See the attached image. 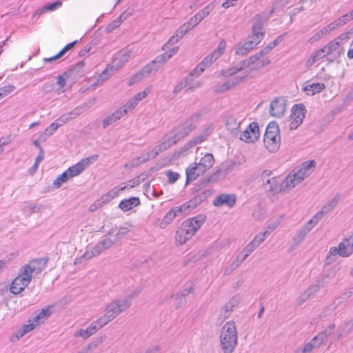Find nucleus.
<instances>
[{
	"instance_id": "nucleus-1",
	"label": "nucleus",
	"mask_w": 353,
	"mask_h": 353,
	"mask_svg": "<svg viewBox=\"0 0 353 353\" xmlns=\"http://www.w3.org/2000/svg\"><path fill=\"white\" fill-rule=\"evenodd\" d=\"M205 221V216L199 214L183 221L176 231V239L181 245L184 244L201 228Z\"/></svg>"
},
{
	"instance_id": "nucleus-2",
	"label": "nucleus",
	"mask_w": 353,
	"mask_h": 353,
	"mask_svg": "<svg viewBox=\"0 0 353 353\" xmlns=\"http://www.w3.org/2000/svg\"><path fill=\"white\" fill-rule=\"evenodd\" d=\"M220 342L224 353H232L237 344V331L234 321H228L223 326Z\"/></svg>"
},
{
	"instance_id": "nucleus-3",
	"label": "nucleus",
	"mask_w": 353,
	"mask_h": 353,
	"mask_svg": "<svg viewBox=\"0 0 353 353\" xmlns=\"http://www.w3.org/2000/svg\"><path fill=\"white\" fill-rule=\"evenodd\" d=\"M254 24L252 26V35L248 38V40L243 43L248 52L257 46L263 38L265 32L263 31L265 23L264 19L259 14L254 17Z\"/></svg>"
},
{
	"instance_id": "nucleus-4",
	"label": "nucleus",
	"mask_w": 353,
	"mask_h": 353,
	"mask_svg": "<svg viewBox=\"0 0 353 353\" xmlns=\"http://www.w3.org/2000/svg\"><path fill=\"white\" fill-rule=\"evenodd\" d=\"M134 297V295L131 294L124 299L113 301L106 306L105 312L113 320L130 306L131 300Z\"/></svg>"
},
{
	"instance_id": "nucleus-5",
	"label": "nucleus",
	"mask_w": 353,
	"mask_h": 353,
	"mask_svg": "<svg viewBox=\"0 0 353 353\" xmlns=\"http://www.w3.org/2000/svg\"><path fill=\"white\" fill-rule=\"evenodd\" d=\"M32 277L22 268L20 269L18 276L12 281L10 285V292L14 294H19L29 285Z\"/></svg>"
},
{
	"instance_id": "nucleus-6",
	"label": "nucleus",
	"mask_w": 353,
	"mask_h": 353,
	"mask_svg": "<svg viewBox=\"0 0 353 353\" xmlns=\"http://www.w3.org/2000/svg\"><path fill=\"white\" fill-rule=\"evenodd\" d=\"M201 115V114L200 112L193 113L190 117L186 119L184 123L179 128V130H175L176 132L174 134L179 138V141L185 138L192 131L195 130L196 124L194 121H196Z\"/></svg>"
},
{
	"instance_id": "nucleus-7",
	"label": "nucleus",
	"mask_w": 353,
	"mask_h": 353,
	"mask_svg": "<svg viewBox=\"0 0 353 353\" xmlns=\"http://www.w3.org/2000/svg\"><path fill=\"white\" fill-rule=\"evenodd\" d=\"M305 106L302 103L293 105L291 110L290 129L296 130L303 122L306 114Z\"/></svg>"
},
{
	"instance_id": "nucleus-8",
	"label": "nucleus",
	"mask_w": 353,
	"mask_h": 353,
	"mask_svg": "<svg viewBox=\"0 0 353 353\" xmlns=\"http://www.w3.org/2000/svg\"><path fill=\"white\" fill-rule=\"evenodd\" d=\"M98 154H94L88 158L81 160L77 163L70 167L66 171L70 178L80 174L86 168H88L92 162L97 160Z\"/></svg>"
},
{
	"instance_id": "nucleus-9",
	"label": "nucleus",
	"mask_w": 353,
	"mask_h": 353,
	"mask_svg": "<svg viewBox=\"0 0 353 353\" xmlns=\"http://www.w3.org/2000/svg\"><path fill=\"white\" fill-rule=\"evenodd\" d=\"M349 245L350 243H348V239H343V241L339 244L338 247H332L326 256L327 263H331L334 261V256L337 254L342 257L350 256V252H348L347 250V247H349Z\"/></svg>"
},
{
	"instance_id": "nucleus-10",
	"label": "nucleus",
	"mask_w": 353,
	"mask_h": 353,
	"mask_svg": "<svg viewBox=\"0 0 353 353\" xmlns=\"http://www.w3.org/2000/svg\"><path fill=\"white\" fill-rule=\"evenodd\" d=\"M48 261V257L34 259L30 261L28 264L23 266L22 268L24 270H27V273H28V274L32 277V274L37 275L40 274L43 269L46 268Z\"/></svg>"
},
{
	"instance_id": "nucleus-11",
	"label": "nucleus",
	"mask_w": 353,
	"mask_h": 353,
	"mask_svg": "<svg viewBox=\"0 0 353 353\" xmlns=\"http://www.w3.org/2000/svg\"><path fill=\"white\" fill-rule=\"evenodd\" d=\"M340 199V195L336 194L330 201L327 202L321 208V210H319L311 220L314 223V224H317L320 220H321L325 215H327L330 212H331L338 204Z\"/></svg>"
},
{
	"instance_id": "nucleus-12",
	"label": "nucleus",
	"mask_w": 353,
	"mask_h": 353,
	"mask_svg": "<svg viewBox=\"0 0 353 353\" xmlns=\"http://www.w3.org/2000/svg\"><path fill=\"white\" fill-rule=\"evenodd\" d=\"M259 128L256 122L251 123L240 137V139L247 143H254L259 137Z\"/></svg>"
},
{
	"instance_id": "nucleus-13",
	"label": "nucleus",
	"mask_w": 353,
	"mask_h": 353,
	"mask_svg": "<svg viewBox=\"0 0 353 353\" xmlns=\"http://www.w3.org/2000/svg\"><path fill=\"white\" fill-rule=\"evenodd\" d=\"M285 109V100L282 97H275L270 105V114L274 117H280L283 115Z\"/></svg>"
},
{
	"instance_id": "nucleus-14",
	"label": "nucleus",
	"mask_w": 353,
	"mask_h": 353,
	"mask_svg": "<svg viewBox=\"0 0 353 353\" xmlns=\"http://www.w3.org/2000/svg\"><path fill=\"white\" fill-rule=\"evenodd\" d=\"M230 170V168H227L225 170H218L210 176L201 179L197 184V190L204 188L210 183L218 181L220 177H225Z\"/></svg>"
},
{
	"instance_id": "nucleus-15",
	"label": "nucleus",
	"mask_w": 353,
	"mask_h": 353,
	"mask_svg": "<svg viewBox=\"0 0 353 353\" xmlns=\"http://www.w3.org/2000/svg\"><path fill=\"white\" fill-rule=\"evenodd\" d=\"M248 74V73L246 72L243 76L232 77L222 85L216 86L214 91L218 93L226 92L243 81Z\"/></svg>"
},
{
	"instance_id": "nucleus-16",
	"label": "nucleus",
	"mask_w": 353,
	"mask_h": 353,
	"mask_svg": "<svg viewBox=\"0 0 353 353\" xmlns=\"http://www.w3.org/2000/svg\"><path fill=\"white\" fill-rule=\"evenodd\" d=\"M263 142L265 148L270 152H276L280 146V135L265 133Z\"/></svg>"
},
{
	"instance_id": "nucleus-17",
	"label": "nucleus",
	"mask_w": 353,
	"mask_h": 353,
	"mask_svg": "<svg viewBox=\"0 0 353 353\" xmlns=\"http://www.w3.org/2000/svg\"><path fill=\"white\" fill-rule=\"evenodd\" d=\"M236 201V197L234 194H221L213 201V205L216 207L226 205L228 208H232Z\"/></svg>"
},
{
	"instance_id": "nucleus-18",
	"label": "nucleus",
	"mask_w": 353,
	"mask_h": 353,
	"mask_svg": "<svg viewBox=\"0 0 353 353\" xmlns=\"http://www.w3.org/2000/svg\"><path fill=\"white\" fill-rule=\"evenodd\" d=\"M315 225L316 224H314V223L311 219L307 221L301 228V230L297 233V234L294 237V244L297 245L301 242H302L307 234H308Z\"/></svg>"
},
{
	"instance_id": "nucleus-19",
	"label": "nucleus",
	"mask_w": 353,
	"mask_h": 353,
	"mask_svg": "<svg viewBox=\"0 0 353 353\" xmlns=\"http://www.w3.org/2000/svg\"><path fill=\"white\" fill-rule=\"evenodd\" d=\"M243 119L241 117H235L230 116L226 120V128L232 135L238 134L239 129Z\"/></svg>"
},
{
	"instance_id": "nucleus-20",
	"label": "nucleus",
	"mask_w": 353,
	"mask_h": 353,
	"mask_svg": "<svg viewBox=\"0 0 353 353\" xmlns=\"http://www.w3.org/2000/svg\"><path fill=\"white\" fill-rule=\"evenodd\" d=\"M127 114L126 108H121L116 110L113 112L110 116L106 117L103 121V128L105 129L110 125L116 122L117 120L120 119L122 117Z\"/></svg>"
},
{
	"instance_id": "nucleus-21",
	"label": "nucleus",
	"mask_w": 353,
	"mask_h": 353,
	"mask_svg": "<svg viewBox=\"0 0 353 353\" xmlns=\"http://www.w3.org/2000/svg\"><path fill=\"white\" fill-rule=\"evenodd\" d=\"M353 329V318L347 321L344 322L342 325L339 326L336 333V339L345 338L349 335Z\"/></svg>"
},
{
	"instance_id": "nucleus-22",
	"label": "nucleus",
	"mask_w": 353,
	"mask_h": 353,
	"mask_svg": "<svg viewBox=\"0 0 353 353\" xmlns=\"http://www.w3.org/2000/svg\"><path fill=\"white\" fill-rule=\"evenodd\" d=\"M276 176H272L271 179L267 180V183L263 185L266 190L276 194L284 190L283 185H279L280 181Z\"/></svg>"
},
{
	"instance_id": "nucleus-23",
	"label": "nucleus",
	"mask_w": 353,
	"mask_h": 353,
	"mask_svg": "<svg viewBox=\"0 0 353 353\" xmlns=\"http://www.w3.org/2000/svg\"><path fill=\"white\" fill-rule=\"evenodd\" d=\"M215 54L216 52H212L196 67V70H198L196 74L197 76H199L205 70V68L210 66L212 63L217 60V57H215Z\"/></svg>"
},
{
	"instance_id": "nucleus-24",
	"label": "nucleus",
	"mask_w": 353,
	"mask_h": 353,
	"mask_svg": "<svg viewBox=\"0 0 353 353\" xmlns=\"http://www.w3.org/2000/svg\"><path fill=\"white\" fill-rule=\"evenodd\" d=\"M85 62L81 61L76 65L72 66L68 70L64 72V75L70 76V77L76 78L84 75L83 68L85 67Z\"/></svg>"
},
{
	"instance_id": "nucleus-25",
	"label": "nucleus",
	"mask_w": 353,
	"mask_h": 353,
	"mask_svg": "<svg viewBox=\"0 0 353 353\" xmlns=\"http://www.w3.org/2000/svg\"><path fill=\"white\" fill-rule=\"evenodd\" d=\"M140 204V199L139 197L132 196L128 199L122 200L119 208L123 212H127L131 210L133 207H137Z\"/></svg>"
},
{
	"instance_id": "nucleus-26",
	"label": "nucleus",
	"mask_w": 353,
	"mask_h": 353,
	"mask_svg": "<svg viewBox=\"0 0 353 353\" xmlns=\"http://www.w3.org/2000/svg\"><path fill=\"white\" fill-rule=\"evenodd\" d=\"M200 167L197 163H194V166H190L186 169V184L190 181H194L199 176L203 174L204 172H200Z\"/></svg>"
},
{
	"instance_id": "nucleus-27",
	"label": "nucleus",
	"mask_w": 353,
	"mask_h": 353,
	"mask_svg": "<svg viewBox=\"0 0 353 353\" xmlns=\"http://www.w3.org/2000/svg\"><path fill=\"white\" fill-rule=\"evenodd\" d=\"M214 157L212 154L208 153L201 158L197 165L200 167V172H205L213 165Z\"/></svg>"
},
{
	"instance_id": "nucleus-28",
	"label": "nucleus",
	"mask_w": 353,
	"mask_h": 353,
	"mask_svg": "<svg viewBox=\"0 0 353 353\" xmlns=\"http://www.w3.org/2000/svg\"><path fill=\"white\" fill-rule=\"evenodd\" d=\"M105 250L103 248L100 243H98L90 251H86L81 256H80L77 261L79 263L81 262L82 259L88 260L93 258L95 256L99 255Z\"/></svg>"
},
{
	"instance_id": "nucleus-29",
	"label": "nucleus",
	"mask_w": 353,
	"mask_h": 353,
	"mask_svg": "<svg viewBox=\"0 0 353 353\" xmlns=\"http://www.w3.org/2000/svg\"><path fill=\"white\" fill-rule=\"evenodd\" d=\"M206 197L207 196L205 192H203L186 202V204L191 211L192 210L196 208L200 203H201L206 199Z\"/></svg>"
},
{
	"instance_id": "nucleus-30",
	"label": "nucleus",
	"mask_w": 353,
	"mask_h": 353,
	"mask_svg": "<svg viewBox=\"0 0 353 353\" xmlns=\"http://www.w3.org/2000/svg\"><path fill=\"white\" fill-rule=\"evenodd\" d=\"M97 332L96 327L94 325H90L86 329H80L77 332H75V337H82L84 339L89 338L92 334Z\"/></svg>"
},
{
	"instance_id": "nucleus-31",
	"label": "nucleus",
	"mask_w": 353,
	"mask_h": 353,
	"mask_svg": "<svg viewBox=\"0 0 353 353\" xmlns=\"http://www.w3.org/2000/svg\"><path fill=\"white\" fill-rule=\"evenodd\" d=\"M325 88V85L323 83H314L305 87L304 90L307 92V94L314 95L316 93L322 92Z\"/></svg>"
},
{
	"instance_id": "nucleus-32",
	"label": "nucleus",
	"mask_w": 353,
	"mask_h": 353,
	"mask_svg": "<svg viewBox=\"0 0 353 353\" xmlns=\"http://www.w3.org/2000/svg\"><path fill=\"white\" fill-rule=\"evenodd\" d=\"M179 141V138H177L174 134L170 137H169L167 140L163 141L161 144L157 145L158 148V150L160 152H163L168 150L172 145L176 144Z\"/></svg>"
},
{
	"instance_id": "nucleus-33",
	"label": "nucleus",
	"mask_w": 353,
	"mask_h": 353,
	"mask_svg": "<svg viewBox=\"0 0 353 353\" xmlns=\"http://www.w3.org/2000/svg\"><path fill=\"white\" fill-rule=\"evenodd\" d=\"M62 5V2L61 1H56L53 3H48L41 8V9H38L34 15H37L38 17L41 16L43 13L47 11H53L60 7Z\"/></svg>"
},
{
	"instance_id": "nucleus-34",
	"label": "nucleus",
	"mask_w": 353,
	"mask_h": 353,
	"mask_svg": "<svg viewBox=\"0 0 353 353\" xmlns=\"http://www.w3.org/2000/svg\"><path fill=\"white\" fill-rule=\"evenodd\" d=\"M111 321H112V319L105 312L103 316H101L99 319L94 321L91 324L94 325V326L96 327V331L97 332L99 330L102 328L104 325L108 324Z\"/></svg>"
},
{
	"instance_id": "nucleus-35",
	"label": "nucleus",
	"mask_w": 353,
	"mask_h": 353,
	"mask_svg": "<svg viewBox=\"0 0 353 353\" xmlns=\"http://www.w3.org/2000/svg\"><path fill=\"white\" fill-rule=\"evenodd\" d=\"M45 209V207L42 205H35L33 203H28L24 205L22 208V210L25 213H36V212H41Z\"/></svg>"
},
{
	"instance_id": "nucleus-36",
	"label": "nucleus",
	"mask_w": 353,
	"mask_h": 353,
	"mask_svg": "<svg viewBox=\"0 0 353 353\" xmlns=\"http://www.w3.org/2000/svg\"><path fill=\"white\" fill-rule=\"evenodd\" d=\"M37 323H32L28 325H23V327L15 333V336L17 339H19L28 332L33 330L37 326Z\"/></svg>"
},
{
	"instance_id": "nucleus-37",
	"label": "nucleus",
	"mask_w": 353,
	"mask_h": 353,
	"mask_svg": "<svg viewBox=\"0 0 353 353\" xmlns=\"http://www.w3.org/2000/svg\"><path fill=\"white\" fill-rule=\"evenodd\" d=\"M211 131H212V130L210 126L205 128L199 135L196 136L194 138H192L194 143L196 145H197V144H199V143L203 142L204 141H205L208 138V137L210 135Z\"/></svg>"
},
{
	"instance_id": "nucleus-38",
	"label": "nucleus",
	"mask_w": 353,
	"mask_h": 353,
	"mask_svg": "<svg viewBox=\"0 0 353 353\" xmlns=\"http://www.w3.org/2000/svg\"><path fill=\"white\" fill-rule=\"evenodd\" d=\"M52 306L48 305L42 308L37 314L32 317L33 322L37 323V324H39L41 319L48 318L50 315L49 309Z\"/></svg>"
},
{
	"instance_id": "nucleus-39",
	"label": "nucleus",
	"mask_w": 353,
	"mask_h": 353,
	"mask_svg": "<svg viewBox=\"0 0 353 353\" xmlns=\"http://www.w3.org/2000/svg\"><path fill=\"white\" fill-rule=\"evenodd\" d=\"M335 328V325L334 323L328 325L326 329L319 333L318 335L316 336V339H319L323 343L327 339V337L332 334L333 330Z\"/></svg>"
},
{
	"instance_id": "nucleus-40",
	"label": "nucleus",
	"mask_w": 353,
	"mask_h": 353,
	"mask_svg": "<svg viewBox=\"0 0 353 353\" xmlns=\"http://www.w3.org/2000/svg\"><path fill=\"white\" fill-rule=\"evenodd\" d=\"M176 214L174 212V210H169L163 218L161 223L160 227L161 228H165L168 225H169L172 220L176 217Z\"/></svg>"
},
{
	"instance_id": "nucleus-41",
	"label": "nucleus",
	"mask_w": 353,
	"mask_h": 353,
	"mask_svg": "<svg viewBox=\"0 0 353 353\" xmlns=\"http://www.w3.org/2000/svg\"><path fill=\"white\" fill-rule=\"evenodd\" d=\"M65 123V120L63 117L58 119L55 122L51 123L45 131L51 136L59 127L61 126Z\"/></svg>"
},
{
	"instance_id": "nucleus-42",
	"label": "nucleus",
	"mask_w": 353,
	"mask_h": 353,
	"mask_svg": "<svg viewBox=\"0 0 353 353\" xmlns=\"http://www.w3.org/2000/svg\"><path fill=\"white\" fill-rule=\"evenodd\" d=\"M298 184H299V183H296V176H294V174H290L285 177L281 185H283V188L285 189L294 188Z\"/></svg>"
},
{
	"instance_id": "nucleus-43",
	"label": "nucleus",
	"mask_w": 353,
	"mask_h": 353,
	"mask_svg": "<svg viewBox=\"0 0 353 353\" xmlns=\"http://www.w3.org/2000/svg\"><path fill=\"white\" fill-rule=\"evenodd\" d=\"M315 165L316 162L314 160H311L301 163L299 168L309 176L315 168Z\"/></svg>"
},
{
	"instance_id": "nucleus-44",
	"label": "nucleus",
	"mask_w": 353,
	"mask_h": 353,
	"mask_svg": "<svg viewBox=\"0 0 353 353\" xmlns=\"http://www.w3.org/2000/svg\"><path fill=\"white\" fill-rule=\"evenodd\" d=\"M70 177L66 172V171L63 172L60 176L57 177V179L53 182V185L56 188H59L61 186V185L65 182H67Z\"/></svg>"
},
{
	"instance_id": "nucleus-45",
	"label": "nucleus",
	"mask_w": 353,
	"mask_h": 353,
	"mask_svg": "<svg viewBox=\"0 0 353 353\" xmlns=\"http://www.w3.org/2000/svg\"><path fill=\"white\" fill-rule=\"evenodd\" d=\"M123 22V16H119L117 19L112 21L106 28L105 32L107 33H110L112 32L114 30L117 28L121 26Z\"/></svg>"
},
{
	"instance_id": "nucleus-46",
	"label": "nucleus",
	"mask_w": 353,
	"mask_h": 353,
	"mask_svg": "<svg viewBox=\"0 0 353 353\" xmlns=\"http://www.w3.org/2000/svg\"><path fill=\"white\" fill-rule=\"evenodd\" d=\"M103 341L102 338L96 339L94 341L89 343L88 345L83 347L81 350L83 353H89L90 351L94 350Z\"/></svg>"
},
{
	"instance_id": "nucleus-47",
	"label": "nucleus",
	"mask_w": 353,
	"mask_h": 353,
	"mask_svg": "<svg viewBox=\"0 0 353 353\" xmlns=\"http://www.w3.org/2000/svg\"><path fill=\"white\" fill-rule=\"evenodd\" d=\"M171 58L170 54H162L159 56H157L155 59L152 61V62H154V65H158L159 68L164 64L168 60H169Z\"/></svg>"
},
{
	"instance_id": "nucleus-48",
	"label": "nucleus",
	"mask_w": 353,
	"mask_h": 353,
	"mask_svg": "<svg viewBox=\"0 0 353 353\" xmlns=\"http://www.w3.org/2000/svg\"><path fill=\"white\" fill-rule=\"evenodd\" d=\"M323 287V281L317 280L316 283L310 285L307 290L310 294L311 296H313L319 290Z\"/></svg>"
},
{
	"instance_id": "nucleus-49",
	"label": "nucleus",
	"mask_w": 353,
	"mask_h": 353,
	"mask_svg": "<svg viewBox=\"0 0 353 353\" xmlns=\"http://www.w3.org/2000/svg\"><path fill=\"white\" fill-rule=\"evenodd\" d=\"M160 152L158 150V148L155 146L151 151L143 154L142 161H148L150 159H154Z\"/></svg>"
},
{
	"instance_id": "nucleus-50",
	"label": "nucleus",
	"mask_w": 353,
	"mask_h": 353,
	"mask_svg": "<svg viewBox=\"0 0 353 353\" xmlns=\"http://www.w3.org/2000/svg\"><path fill=\"white\" fill-rule=\"evenodd\" d=\"M325 47L327 48V54H331L339 48L340 43L336 39H334L325 45Z\"/></svg>"
},
{
	"instance_id": "nucleus-51",
	"label": "nucleus",
	"mask_w": 353,
	"mask_h": 353,
	"mask_svg": "<svg viewBox=\"0 0 353 353\" xmlns=\"http://www.w3.org/2000/svg\"><path fill=\"white\" fill-rule=\"evenodd\" d=\"M268 134H279V128L276 121H271L268 125L265 132Z\"/></svg>"
},
{
	"instance_id": "nucleus-52",
	"label": "nucleus",
	"mask_w": 353,
	"mask_h": 353,
	"mask_svg": "<svg viewBox=\"0 0 353 353\" xmlns=\"http://www.w3.org/2000/svg\"><path fill=\"white\" fill-rule=\"evenodd\" d=\"M159 69L158 65H154V62H150L148 65H146L142 70V72L145 74V77H148L150 74H151L153 71H157Z\"/></svg>"
},
{
	"instance_id": "nucleus-53",
	"label": "nucleus",
	"mask_w": 353,
	"mask_h": 353,
	"mask_svg": "<svg viewBox=\"0 0 353 353\" xmlns=\"http://www.w3.org/2000/svg\"><path fill=\"white\" fill-rule=\"evenodd\" d=\"M268 234H269L268 231L261 232L258 234L252 241L255 245H256V247H258L264 241Z\"/></svg>"
},
{
	"instance_id": "nucleus-54",
	"label": "nucleus",
	"mask_w": 353,
	"mask_h": 353,
	"mask_svg": "<svg viewBox=\"0 0 353 353\" xmlns=\"http://www.w3.org/2000/svg\"><path fill=\"white\" fill-rule=\"evenodd\" d=\"M15 89L13 85H6L3 87L0 88V97L2 99L10 93L12 92Z\"/></svg>"
},
{
	"instance_id": "nucleus-55",
	"label": "nucleus",
	"mask_w": 353,
	"mask_h": 353,
	"mask_svg": "<svg viewBox=\"0 0 353 353\" xmlns=\"http://www.w3.org/2000/svg\"><path fill=\"white\" fill-rule=\"evenodd\" d=\"M130 227H132L131 225H130L128 223H126L125 225L119 227L118 230V232L116 234V238L119 239L124 235L127 234L128 232H130Z\"/></svg>"
},
{
	"instance_id": "nucleus-56",
	"label": "nucleus",
	"mask_w": 353,
	"mask_h": 353,
	"mask_svg": "<svg viewBox=\"0 0 353 353\" xmlns=\"http://www.w3.org/2000/svg\"><path fill=\"white\" fill-rule=\"evenodd\" d=\"M171 210H174V212H175L176 216H179V214H188L190 211L186 203H183L179 207H175Z\"/></svg>"
},
{
	"instance_id": "nucleus-57",
	"label": "nucleus",
	"mask_w": 353,
	"mask_h": 353,
	"mask_svg": "<svg viewBox=\"0 0 353 353\" xmlns=\"http://www.w3.org/2000/svg\"><path fill=\"white\" fill-rule=\"evenodd\" d=\"M190 30V28L185 23L178 28L176 32V37L181 39Z\"/></svg>"
},
{
	"instance_id": "nucleus-58",
	"label": "nucleus",
	"mask_w": 353,
	"mask_h": 353,
	"mask_svg": "<svg viewBox=\"0 0 353 353\" xmlns=\"http://www.w3.org/2000/svg\"><path fill=\"white\" fill-rule=\"evenodd\" d=\"M201 21L199 19V18L197 17L196 14L192 17L188 21L185 23V24L190 28V30H192L193 28L196 26Z\"/></svg>"
},
{
	"instance_id": "nucleus-59",
	"label": "nucleus",
	"mask_w": 353,
	"mask_h": 353,
	"mask_svg": "<svg viewBox=\"0 0 353 353\" xmlns=\"http://www.w3.org/2000/svg\"><path fill=\"white\" fill-rule=\"evenodd\" d=\"M226 43L224 40L219 42L217 48L214 50L213 52H216L215 57H217V59L223 54L225 48Z\"/></svg>"
},
{
	"instance_id": "nucleus-60",
	"label": "nucleus",
	"mask_w": 353,
	"mask_h": 353,
	"mask_svg": "<svg viewBox=\"0 0 353 353\" xmlns=\"http://www.w3.org/2000/svg\"><path fill=\"white\" fill-rule=\"evenodd\" d=\"M166 176L168 178L169 183H175L179 178L180 175L179 173L173 172L172 170H168L166 172Z\"/></svg>"
},
{
	"instance_id": "nucleus-61",
	"label": "nucleus",
	"mask_w": 353,
	"mask_h": 353,
	"mask_svg": "<svg viewBox=\"0 0 353 353\" xmlns=\"http://www.w3.org/2000/svg\"><path fill=\"white\" fill-rule=\"evenodd\" d=\"M144 77H145V74L142 72L141 70L137 72L130 80L129 85H132L133 83H137L140 81L141 79H143Z\"/></svg>"
},
{
	"instance_id": "nucleus-62",
	"label": "nucleus",
	"mask_w": 353,
	"mask_h": 353,
	"mask_svg": "<svg viewBox=\"0 0 353 353\" xmlns=\"http://www.w3.org/2000/svg\"><path fill=\"white\" fill-rule=\"evenodd\" d=\"M314 348V345L310 341L305 343L301 350H296L295 353H310Z\"/></svg>"
},
{
	"instance_id": "nucleus-63",
	"label": "nucleus",
	"mask_w": 353,
	"mask_h": 353,
	"mask_svg": "<svg viewBox=\"0 0 353 353\" xmlns=\"http://www.w3.org/2000/svg\"><path fill=\"white\" fill-rule=\"evenodd\" d=\"M293 174L294 176H296V183H301V181H303L305 177L308 176V175L306 174L299 167L298 168L297 171Z\"/></svg>"
},
{
	"instance_id": "nucleus-64",
	"label": "nucleus",
	"mask_w": 353,
	"mask_h": 353,
	"mask_svg": "<svg viewBox=\"0 0 353 353\" xmlns=\"http://www.w3.org/2000/svg\"><path fill=\"white\" fill-rule=\"evenodd\" d=\"M117 239L112 241L110 239H105L103 241H100V244L103 247V248L106 250L108 248H111L116 242Z\"/></svg>"
}]
</instances>
